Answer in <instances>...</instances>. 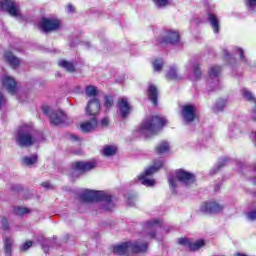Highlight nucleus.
I'll return each instance as SVG.
<instances>
[{
    "mask_svg": "<svg viewBox=\"0 0 256 256\" xmlns=\"http://www.w3.org/2000/svg\"><path fill=\"white\" fill-rule=\"evenodd\" d=\"M225 163H227V159L225 158L218 162L217 167L211 171L212 175H215V173H217V171H219V169H221V167H223Z\"/></svg>",
    "mask_w": 256,
    "mask_h": 256,
    "instance_id": "obj_42",
    "label": "nucleus"
},
{
    "mask_svg": "<svg viewBox=\"0 0 256 256\" xmlns=\"http://www.w3.org/2000/svg\"><path fill=\"white\" fill-rule=\"evenodd\" d=\"M92 169H95V162H76L72 165V177L83 175Z\"/></svg>",
    "mask_w": 256,
    "mask_h": 256,
    "instance_id": "obj_11",
    "label": "nucleus"
},
{
    "mask_svg": "<svg viewBox=\"0 0 256 256\" xmlns=\"http://www.w3.org/2000/svg\"><path fill=\"white\" fill-rule=\"evenodd\" d=\"M229 105V100L227 98H218L213 106L214 113H219Z\"/></svg>",
    "mask_w": 256,
    "mask_h": 256,
    "instance_id": "obj_21",
    "label": "nucleus"
},
{
    "mask_svg": "<svg viewBox=\"0 0 256 256\" xmlns=\"http://www.w3.org/2000/svg\"><path fill=\"white\" fill-rule=\"evenodd\" d=\"M16 143L20 147H31L35 143V130L32 126H21L16 134Z\"/></svg>",
    "mask_w": 256,
    "mask_h": 256,
    "instance_id": "obj_4",
    "label": "nucleus"
},
{
    "mask_svg": "<svg viewBox=\"0 0 256 256\" xmlns=\"http://www.w3.org/2000/svg\"><path fill=\"white\" fill-rule=\"evenodd\" d=\"M181 117L184 125H190L197 119V106L193 104H184L181 106Z\"/></svg>",
    "mask_w": 256,
    "mask_h": 256,
    "instance_id": "obj_9",
    "label": "nucleus"
},
{
    "mask_svg": "<svg viewBox=\"0 0 256 256\" xmlns=\"http://www.w3.org/2000/svg\"><path fill=\"white\" fill-rule=\"evenodd\" d=\"M153 3H155V5L157 7H167V5H169V0H152Z\"/></svg>",
    "mask_w": 256,
    "mask_h": 256,
    "instance_id": "obj_41",
    "label": "nucleus"
},
{
    "mask_svg": "<svg viewBox=\"0 0 256 256\" xmlns=\"http://www.w3.org/2000/svg\"><path fill=\"white\" fill-rule=\"evenodd\" d=\"M23 164L26 165V167H32V165H35L37 163V155H31V156H25L23 159Z\"/></svg>",
    "mask_w": 256,
    "mask_h": 256,
    "instance_id": "obj_27",
    "label": "nucleus"
},
{
    "mask_svg": "<svg viewBox=\"0 0 256 256\" xmlns=\"http://www.w3.org/2000/svg\"><path fill=\"white\" fill-rule=\"evenodd\" d=\"M80 201L83 203H93L95 201L104 202L105 211H111L115 207L111 195L103 191L85 190L80 194Z\"/></svg>",
    "mask_w": 256,
    "mask_h": 256,
    "instance_id": "obj_1",
    "label": "nucleus"
},
{
    "mask_svg": "<svg viewBox=\"0 0 256 256\" xmlns=\"http://www.w3.org/2000/svg\"><path fill=\"white\" fill-rule=\"evenodd\" d=\"M228 134L230 137L241 135V127H239L237 123H231L228 127Z\"/></svg>",
    "mask_w": 256,
    "mask_h": 256,
    "instance_id": "obj_26",
    "label": "nucleus"
},
{
    "mask_svg": "<svg viewBox=\"0 0 256 256\" xmlns=\"http://www.w3.org/2000/svg\"><path fill=\"white\" fill-rule=\"evenodd\" d=\"M148 96L149 97H159V88L155 84H150L148 86Z\"/></svg>",
    "mask_w": 256,
    "mask_h": 256,
    "instance_id": "obj_32",
    "label": "nucleus"
},
{
    "mask_svg": "<svg viewBox=\"0 0 256 256\" xmlns=\"http://www.w3.org/2000/svg\"><path fill=\"white\" fill-rule=\"evenodd\" d=\"M117 107L120 111L121 117L123 118L127 117V115L131 113V104H129L126 98H122L120 101H118Z\"/></svg>",
    "mask_w": 256,
    "mask_h": 256,
    "instance_id": "obj_20",
    "label": "nucleus"
},
{
    "mask_svg": "<svg viewBox=\"0 0 256 256\" xmlns=\"http://www.w3.org/2000/svg\"><path fill=\"white\" fill-rule=\"evenodd\" d=\"M203 75V72H201V68L199 67V64L194 65V77L196 79H201V76Z\"/></svg>",
    "mask_w": 256,
    "mask_h": 256,
    "instance_id": "obj_38",
    "label": "nucleus"
},
{
    "mask_svg": "<svg viewBox=\"0 0 256 256\" xmlns=\"http://www.w3.org/2000/svg\"><path fill=\"white\" fill-rule=\"evenodd\" d=\"M50 240L46 239L44 240V243L42 244V249L44 251V253H49V247L47 245H49Z\"/></svg>",
    "mask_w": 256,
    "mask_h": 256,
    "instance_id": "obj_46",
    "label": "nucleus"
},
{
    "mask_svg": "<svg viewBox=\"0 0 256 256\" xmlns=\"http://www.w3.org/2000/svg\"><path fill=\"white\" fill-rule=\"evenodd\" d=\"M247 101H249V103H252V111H251V119H253V121H256V98L255 97H248Z\"/></svg>",
    "mask_w": 256,
    "mask_h": 256,
    "instance_id": "obj_33",
    "label": "nucleus"
},
{
    "mask_svg": "<svg viewBox=\"0 0 256 256\" xmlns=\"http://www.w3.org/2000/svg\"><path fill=\"white\" fill-rule=\"evenodd\" d=\"M72 139L77 140V136H72Z\"/></svg>",
    "mask_w": 256,
    "mask_h": 256,
    "instance_id": "obj_57",
    "label": "nucleus"
},
{
    "mask_svg": "<svg viewBox=\"0 0 256 256\" xmlns=\"http://www.w3.org/2000/svg\"><path fill=\"white\" fill-rule=\"evenodd\" d=\"M178 245H182L183 247H188L189 249L191 245V241H189L188 238H179Z\"/></svg>",
    "mask_w": 256,
    "mask_h": 256,
    "instance_id": "obj_37",
    "label": "nucleus"
},
{
    "mask_svg": "<svg viewBox=\"0 0 256 256\" xmlns=\"http://www.w3.org/2000/svg\"><path fill=\"white\" fill-rule=\"evenodd\" d=\"M202 247H205V240L199 239L196 240L195 242L191 243L190 242V251H199Z\"/></svg>",
    "mask_w": 256,
    "mask_h": 256,
    "instance_id": "obj_29",
    "label": "nucleus"
},
{
    "mask_svg": "<svg viewBox=\"0 0 256 256\" xmlns=\"http://www.w3.org/2000/svg\"><path fill=\"white\" fill-rule=\"evenodd\" d=\"M149 249V243L144 240H136L134 242L130 241V253L139 254L146 253Z\"/></svg>",
    "mask_w": 256,
    "mask_h": 256,
    "instance_id": "obj_15",
    "label": "nucleus"
},
{
    "mask_svg": "<svg viewBox=\"0 0 256 256\" xmlns=\"http://www.w3.org/2000/svg\"><path fill=\"white\" fill-rule=\"evenodd\" d=\"M12 247H13V240L11 238H5L4 239V249H5L6 256H11Z\"/></svg>",
    "mask_w": 256,
    "mask_h": 256,
    "instance_id": "obj_28",
    "label": "nucleus"
},
{
    "mask_svg": "<svg viewBox=\"0 0 256 256\" xmlns=\"http://www.w3.org/2000/svg\"><path fill=\"white\" fill-rule=\"evenodd\" d=\"M38 27L44 33H53V31H59V29H61V20H59V18L43 17Z\"/></svg>",
    "mask_w": 256,
    "mask_h": 256,
    "instance_id": "obj_8",
    "label": "nucleus"
},
{
    "mask_svg": "<svg viewBox=\"0 0 256 256\" xmlns=\"http://www.w3.org/2000/svg\"><path fill=\"white\" fill-rule=\"evenodd\" d=\"M171 149L169 142L162 141L156 146V153L157 155H167Z\"/></svg>",
    "mask_w": 256,
    "mask_h": 256,
    "instance_id": "obj_23",
    "label": "nucleus"
},
{
    "mask_svg": "<svg viewBox=\"0 0 256 256\" xmlns=\"http://www.w3.org/2000/svg\"><path fill=\"white\" fill-rule=\"evenodd\" d=\"M2 85L10 95H15L17 93V81H15V78L11 76L4 77Z\"/></svg>",
    "mask_w": 256,
    "mask_h": 256,
    "instance_id": "obj_16",
    "label": "nucleus"
},
{
    "mask_svg": "<svg viewBox=\"0 0 256 256\" xmlns=\"http://www.w3.org/2000/svg\"><path fill=\"white\" fill-rule=\"evenodd\" d=\"M117 153V148L115 146H106L102 150V155L104 157H111V155H115Z\"/></svg>",
    "mask_w": 256,
    "mask_h": 256,
    "instance_id": "obj_30",
    "label": "nucleus"
},
{
    "mask_svg": "<svg viewBox=\"0 0 256 256\" xmlns=\"http://www.w3.org/2000/svg\"><path fill=\"white\" fill-rule=\"evenodd\" d=\"M245 5L251 11H254L256 8V0H245Z\"/></svg>",
    "mask_w": 256,
    "mask_h": 256,
    "instance_id": "obj_40",
    "label": "nucleus"
},
{
    "mask_svg": "<svg viewBox=\"0 0 256 256\" xmlns=\"http://www.w3.org/2000/svg\"><path fill=\"white\" fill-rule=\"evenodd\" d=\"M113 252L116 255H131L130 241L123 242L114 246Z\"/></svg>",
    "mask_w": 256,
    "mask_h": 256,
    "instance_id": "obj_19",
    "label": "nucleus"
},
{
    "mask_svg": "<svg viewBox=\"0 0 256 256\" xmlns=\"http://www.w3.org/2000/svg\"><path fill=\"white\" fill-rule=\"evenodd\" d=\"M254 185H256V180L253 181Z\"/></svg>",
    "mask_w": 256,
    "mask_h": 256,
    "instance_id": "obj_58",
    "label": "nucleus"
},
{
    "mask_svg": "<svg viewBox=\"0 0 256 256\" xmlns=\"http://www.w3.org/2000/svg\"><path fill=\"white\" fill-rule=\"evenodd\" d=\"M14 213L16 215H27V213H29V209L23 207H16L14 208Z\"/></svg>",
    "mask_w": 256,
    "mask_h": 256,
    "instance_id": "obj_36",
    "label": "nucleus"
},
{
    "mask_svg": "<svg viewBox=\"0 0 256 256\" xmlns=\"http://www.w3.org/2000/svg\"><path fill=\"white\" fill-rule=\"evenodd\" d=\"M154 71H161L163 69V60L156 59L153 62Z\"/></svg>",
    "mask_w": 256,
    "mask_h": 256,
    "instance_id": "obj_35",
    "label": "nucleus"
},
{
    "mask_svg": "<svg viewBox=\"0 0 256 256\" xmlns=\"http://www.w3.org/2000/svg\"><path fill=\"white\" fill-rule=\"evenodd\" d=\"M85 93L87 97H99L101 95V90L97 86L87 85L85 87Z\"/></svg>",
    "mask_w": 256,
    "mask_h": 256,
    "instance_id": "obj_24",
    "label": "nucleus"
},
{
    "mask_svg": "<svg viewBox=\"0 0 256 256\" xmlns=\"http://www.w3.org/2000/svg\"><path fill=\"white\" fill-rule=\"evenodd\" d=\"M161 167H163V160L154 161L153 166L148 167L144 173L138 176V181H141L142 185H145V187H154L156 183L155 179H149V176L153 175V173H157Z\"/></svg>",
    "mask_w": 256,
    "mask_h": 256,
    "instance_id": "obj_5",
    "label": "nucleus"
},
{
    "mask_svg": "<svg viewBox=\"0 0 256 256\" xmlns=\"http://www.w3.org/2000/svg\"><path fill=\"white\" fill-rule=\"evenodd\" d=\"M99 125V121H97V117H92L90 120H86L80 124V129L82 133H91V131H95L97 126Z\"/></svg>",
    "mask_w": 256,
    "mask_h": 256,
    "instance_id": "obj_17",
    "label": "nucleus"
},
{
    "mask_svg": "<svg viewBox=\"0 0 256 256\" xmlns=\"http://www.w3.org/2000/svg\"><path fill=\"white\" fill-rule=\"evenodd\" d=\"M102 127H107L109 125V120L107 118H103L101 121Z\"/></svg>",
    "mask_w": 256,
    "mask_h": 256,
    "instance_id": "obj_53",
    "label": "nucleus"
},
{
    "mask_svg": "<svg viewBox=\"0 0 256 256\" xmlns=\"http://www.w3.org/2000/svg\"><path fill=\"white\" fill-rule=\"evenodd\" d=\"M73 93H76L77 95L83 93V89L81 88V86H75L73 89Z\"/></svg>",
    "mask_w": 256,
    "mask_h": 256,
    "instance_id": "obj_50",
    "label": "nucleus"
},
{
    "mask_svg": "<svg viewBox=\"0 0 256 256\" xmlns=\"http://www.w3.org/2000/svg\"><path fill=\"white\" fill-rule=\"evenodd\" d=\"M150 103H152V105H154V107H156L158 100L157 97H150L149 98Z\"/></svg>",
    "mask_w": 256,
    "mask_h": 256,
    "instance_id": "obj_51",
    "label": "nucleus"
},
{
    "mask_svg": "<svg viewBox=\"0 0 256 256\" xmlns=\"http://www.w3.org/2000/svg\"><path fill=\"white\" fill-rule=\"evenodd\" d=\"M252 207H256V201L253 202ZM247 217H248V219H250V221H255V219H256V208L254 210L250 211L247 214Z\"/></svg>",
    "mask_w": 256,
    "mask_h": 256,
    "instance_id": "obj_39",
    "label": "nucleus"
},
{
    "mask_svg": "<svg viewBox=\"0 0 256 256\" xmlns=\"http://www.w3.org/2000/svg\"><path fill=\"white\" fill-rule=\"evenodd\" d=\"M58 65H59V67L66 69V71L68 73H75V71H76L75 64H73V62H71V61L61 60L58 63Z\"/></svg>",
    "mask_w": 256,
    "mask_h": 256,
    "instance_id": "obj_25",
    "label": "nucleus"
},
{
    "mask_svg": "<svg viewBox=\"0 0 256 256\" xmlns=\"http://www.w3.org/2000/svg\"><path fill=\"white\" fill-rule=\"evenodd\" d=\"M166 77H167V79H170L172 81H179L181 79V76H179V74H177V69H175V68H170Z\"/></svg>",
    "mask_w": 256,
    "mask_h": 256,
    "instance_id": "obj_31",
    "label": "nucleus"
},
{
    "mask_svg": "<svg viewBox=\"0 0 256 256\" xmlns=\"http://www.w3.org/2000/svg\"><path fill=\"white\" fill-rule=\"evenodd\" d=\"M237 51L239 53L241 61H243V63H247V58H245V52L242 50V48H237Z\"/></svg>",
    "mask_w": 256,
    "mask_h": 256,
    "instance_id": "obj_44",
    "label": "nucleus"
},
{
    "mask_svg": "<svg viewBox=\"0 0 256 256\" xmlns=\"http://www.w3.org/2000/svg\"><path fill=\"white\" fill-rule=\"evenodd\" d=\"M225 57H231V55L227 51H225Z\"/></svg>",
    "mask_w": 256,
    "mask_h": 256,
    "instance_id": "obj_56",
    "label": "nucleus"
},
{
    "mask_svg": "<svg viewBox=\"0 0 256 256\" xmlns=\"http://www.w3.org/2000/svg\"><path fill=\"white\" fill-rule=\"evenodd\" d=\"M209 77H219L221 75V66H214L208 71Z\"/></svg>",
    "mask_w": 256,
    "mask_h": 256,
    "instance_id": "obj_34",
    "label": "nucleus"
},
{
    "mask_svg": "<svg viewBox=\"0 0 256 256\" xmlns=\"http://www.w3.org/2000/svg\"><path fill=\"white\" fill-rule=\"evenodd\" d=\"M3 103H5V98L0 97V107H2V106H3Z\"/></svg>",
    "mask_w": 256,
    "mask_h": 256,
    "instance_id": "obj_55",
    "label": "nucleus"
},
{
    "mask_svg": "<svg viewBox=\"0 0 256 256\" xmlns=\"http://www.w3.org/2000/svg\"><path fill=\"white\" fill-rule=\"evenodd\" d=\"M224 209L225 205L215 200L206 201L200 205L201 213H206V215H211L212 213H221V211Z\"/></svg>",
    "mask_w": 256,
    "mask_h": 256,
    "instance_id": "obj_10",
    "label": "nucleus"
},
{
    "mask_svg": "<svg viewBox=\"0 0 256 256\" xmlns=\"http://www.w3.org/2000/svg\"><path fill=\"white\" fill-rule=\"evenodd\" d=\"M33 246V242L28 241L22 246V251H27V249L31 248Z\"/></svg>",
    "mask_w": 256,
    "mask_h": 256,
    "instance_id": "obj_49",
    "label": "nucleus"
},
{
    "mask_svg": "<svg viewBox=\"0 0 256 256\" xmlns=\"http://www.w3.org/2000/svg\"><path fill=\"white\" fill-rule=\"evenodd\" d=\"M128 205H130V207H133V205H135V201H137V196H128Z\"/></svg>",
    "mask_w": 256,
    "mask_h": 256,
    "instance_id": "obj_45",
    "label": "nucleus"
},
{
    "mask_svg": "<svg viewBox=\"0 0 256 256\" xmlns=\"http://www.w3.org/2000/svg\"><path fill=\"white\" fill-rule=\"evenodd\" d=\"M242 95L244 97H253V93H251V91H249L247 88L242 89Z\"/></svg>",
    "mask_w": 256,
    "mask_h": 256,
    "instance_id": "obj_48",
    "label": "nucleus"
},
{
    "mask_svg": "<svg viewBox=\"0 0 256 256\" xmlns=\"http://www.w3.org/2000/svg\"><path fill=\"white\" fill-rule=\"evenodd\" d=\"M42 113L49 117L52 125H61L67 121V115H65L63 110H53V108L47 104L42 105Z\"/></svg>",
    "mask_w": 256,
    "mask_h": 256,
    "instance_id": "obj_6",
    "label": "nucleus"
},
{
    "mask_svg": "<svg viewBox=\"0 0 256 256\" xmlns=\"http://www.w3.org/2000/svg\"><path fill=\"white\" fill-rule=\"evenodd\" d=\"M42 187H44L45 189H49V187H51V183L44 182V183H42Z\"/></svg>",
    "mask_w": 256,
    "mask_h": 256,
    "instance_id": "obj_54",
    "label": "nucleus"
},
{
    "mask_svg": "<svg viewBox=\"0 0 256 256\" xmlns=\"http://www.w3.org/2000/svg\"><path fill=\"white\" fill-rule=\"evenodd\" d=\"M101 111V104L98 98H92L86 106V115L89 117H97Z\"/></svg>",
    "mask_w": 256,
    "mask_h": 256,
    "instance_id": "obj_14",
    "label": "nucleus"
},
{
    "mask_svg": "<svg viewBox=\"0 0 256 256\" xmlns=\"http://www.w3.org/2000/svg\"><path fill=\"white\" fill-rule=\"evenodd\" d=\"M67 9L70 13H75V6L73 4H68Z\"/></svg>",
    "mask_w": 256,
    "mask_h": 256,
    "instance_id": "obj_52",
    "label": "nucleus"
},
{
    "mask_svg": "<svg viewBox=\"0 0 256 256\" xmlns=\"http://www.w3.org/2000/svg\"><path fill=\"white\" fill-rule=\"evenodd\" d=\"M163 227V222L159 220L158 218H155L153 220H149L144 224V232L146 234V239H157L158 241L161 240V237L157 235L155 231L157 229H161Z\"/></svg>",
    "mask_w": 256,
    "mask_h": 256,
    "instance_id": "obj_7",
    "label": "nucleus"
},
{
    "mask_svg": "<svg viewBox=\"0 0 256 256\" xmlns=\"http://www.w3.org/2000/svg\"><path fill=\"white\" fill-rule=\"evenodd\" d=\"M208 21L214 33H219L221 27L219 26V18L214 13H208Z\"/></svg>",
    "mask_w": 256,
    "mask_h": 256,
    "instance_id": "obj_22",
    "label": "nucleus"
},
{
    "mask_svg": "<svg viewBox=\"0 0 256 256\" xmlns=\"http://www.w3.org/2000/svg\"><path fill=\"white\" fill-rule=\"evenodd\" d=\"M0 225L2 227V229H4L6 231V229H9V222L7 221V218L2 217L0 220Z\"/></svg>",
    "mask_w": 256,
    "mask_h": 256,
    "instance_id": "obj_43",
    "label": "nucleus"
},
{
    "mask_svg": "<svg viewBox=\"0 0 256 256\" xmlns=\"http://www.w3.org/2000/svg\"><path fill=\"white\" fill-rule=\"evenodd\" d=\"M0 97H3V95H0Z\"/></svg>",
    "mask_w": 256,
    "mask_h": 256,
    "instance_id": "obj_59",
    "label": "nucleus"
},
{
    "mask_svg": "<svg viewBox=\"0 0 256 256\" xmlns=\"http://www.w3.org/2000/svg\"><path fill=\"white\" fill-rule=\"evenodd\" d=\"M168 182L172 193H177V187L183 185L184 187H191L195 183V175L183 169H179L174 175L168 177Z\"/></svg>",
    "mask_w": 256,
    "mask_h": 256,
    "instance_id": "obj_2",
    "label": "nucleus"
},
{
    "mask_svg": "<svg viewBox=\"0 0 256 256\" xmlns=\"http://www.w3.org/2000/svg\"><path fill=\"white\" fill-rule=\"evenodd\" d=\"M165 125H167V119L159 116H152L142 122L140 133L141 135H145V137H151V135L159 133Z\"/></svg>",
    "mask_w": 256,
    "mask_h": 256,
    "instance_id": "obj_3",
    "label": "nucleus"
},
{
    "mask_svg": "<svg viewBox=\"0 0 256 256\" xmlns=\"http://www.w3.org/2000/svg\"><path fill=\"white\" fill-rule=\"evenodd\" d=\"M111 105H113V97H106L105 98V107H107V109H109V107H111Z\"/></svg>",
    "mask_w": 256,
    "mask_h": 256,
    "instance_id": "obj_47",
    "label": "nucleus"
},
{
    "mask_svg": "<svg viewBox=\"0 0 256 256\" xmlns=\"http://www.w3.org/2000/svg\"><path fill=\"white\" fill-rule=\"evenodd\" d=\"M4 59L12 69H17V67L21 65V60L19 57L15 56V54H13L11 51L4 52Z\"/></svg>",
    "mask_w": 256,
    "mask_h": 256,
    "instance_id": "obj_18",
    "label": "nucleus"
},
{
    "mask_svg": "<svg viewBox=\"0 0 256 256\" xmlns=\"http://www.w3.org/2000/svg\"><path fill=\"white\" fill-rule=\"evenodd\" d=\"M180 39L179 32L168 31L166 36L157 39V43L158 45H175V43H179Z\"/></svg>",
    "mask_w": 256,
    "mask_h": 256,
    "instance_id": "obj_13",
    "label": "nucleus"
},
{
    "mask_svg": "<svg viewBox=\"0 0 256 256\" xmlns=\"http://www.w3.org/2000/svg\"><path fill=\"white\" fill-rule=\"evenodd\" d=\"M0 11H6L11 17L19 16V8L13 0H0Z\"/></svg>",
    "mask_w": 256,
    "mask_h": 256,
    "instance_id": "obj_12",
    "label": "nucleus"
}]
</instances>
